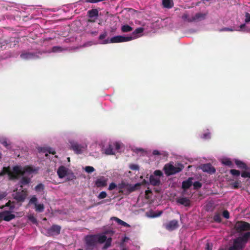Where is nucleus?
I'll use <instances>...</instances> for the list:
<instances>
[{"instance_id":"obj_1","label":"nucleus","mask_w":250,"mask_h":250,"mask_svg":"<svg viewBox=\"0 0 250 250\" xmlns=\"http://www.w3.org/2000/svg\"><path fill=\"white\" fill-rule=\"evenodd\" d=\"M107 237L104 234H97L87 235L85 238V244L88 247H94L97 243L103 244L104 243Z\"/></svg>"},{"instance_id":"obj_2","label":"nucleus","mask_w":250,"mask_h":250,"mask_svg":"<svg viewBox=\"0 0 250 250\" xmlns=\"http://www.w3.org/2000/svg\"><path fill=\"white\" fill-rule=\"evenodd\" d=\"M140 186L141 184L139 183L132 185L122 181L117 185V188L119 189V193L128 195L130 193L136 190Z\"/></svg>"},{"instance_id":"obj_3","label":"nucleus","mask_w":250,"mask_h":250,"mask_svg":"<svg viewBox=\"0 0 250 250\" xmlns=\"http://www.w3.org/2000/svg\"><path fill=\"white\" fill-rule=\"evenodd\" d=\"M250 239V232H247L235 238V250H242Z\"/></svg>"},{"instance_id":"obj_4","label":"nucleus","mask_w":250,"mask_h":250,"mask_svg":"<svg viewBox=\"0 0 250 250\" xmlns=\"http://www.w3.org/2000/svg\"><path fill=\"white\" fill-rule=\"evenodd\" d=\"M183 168L184 166L182 165H181L179 167H175L172 164L169 163L165 165L163 169L167 176H170L180 172Z\"/></svg>"},{"instance_id":"obj_5","label":"nucleus","mask_w":250,"mask_h":250,"mask_svg":"<svg viewBox=\"0 0 250 250\" xmlns=\"http://www.w3.org/2000/svg\"><path fill=\"white\" fill-rule=\"evenodd\" d=\"M153 174V175H151L149 177V183L153 186H159L161 184L160 179L155 176H162L163 173L160 170H156Z\"/></svg>"},{"instance_id":"obj_6","label":"nucleus","mask_w":250,"mask_h":250,"mask_svg":"<svg viewBox=\"0 0 250 250\" xmlns=\"http://www.w3.org/2000/svg\"><path fill=\"white\" fill-rule=\"evenodd\" d=\"M250 230V224L243 221H238L235 223V231L240 232Z\"/></svg>"},{"instance_id":"obj_7","label":"nucleus","mask_w":250,"mask_h":250,"mask_svg":"<svg viewBox=\"0 0 250 250\" xmlns=\"http://www.w3.org/2000/svg\"><path fill=\"white\" fill-rule=\"evenodd\" d=\"M38 199L35 196H33L30 199L29 204L35 205V211L37 212H42L44 209V206L43 204H37Z\"/></svg>"},{"instance_id":"obj_8","label":"nucleus","mask_w":250,"mask_h":250,"mask_svg":"<svg viewBox=\"0 0 250 250\" xmlns=\"http://www.w3.org/2000/svg\"><path fill=\"white\" fill-rule=\"evenodd\" d=\"M133 37L131 36L124 37L122 36H116L111 38L110 39V42L111 43L122 42L131 41Z\"/></svg>"},{"instance_id":"obj_9","label":"nucleus","mask_w":250,"mask_h":250,"mask_svg":"<svg viewBox=\"0 0 250 250\" xmlns=\"http://www.w3.org/2000/svg\"><path fill=\"white\" fill-rule=\"evenodd\" d=\"M70 144L71 149H72L75 153L79 154L83 153L84 148L83 145L74 141L70 142Z\"/></svg>"},{"instance_id":"obj_10","label":"nucleus","mask_w":250,"mask_h":250,"mask_svg":"<svg viewBox=\"0 0 250 250\" xmlns=\"http://www.w3.org/2000/svg\"><path fill=\"white\" fill-rule=\"evenodd\" d=\"M61 227L58 225H53L47 230V233L49 236L58 235L60 233Z\"/></svg>"},{"instance_id":"obj_11","label":"nucleus","mask_w":250,"mask_h":250,"mask_svg":"<svg viewBox=\"0 0 250 250\" xmlns=\"http://www.w3.org/2000/svg\"><path fill=\"white\" fill-rule=\"evenodd\" d=\"M27 195V191L25 189H22L21 191H18L16 193L14 199L18 202H22L25 200Z\"/></svg>"},{"instance_id":"obj_12","label":"nucleus","mask_w":250,"mask_h":250,"mask_svg":"<svg viewBox=\"0 0 250 250\" xmlns=\"http://www.w3.org/2000/svg\"><path fill=\"white\" fill-rule=\"evenodd\" d=\"M201 168L204 172L212 174L215 172V168L210 164H205L201 165Z\"/></svg>"},{"instance_id":"obj_13","label":"nucleus","mask_w":250,"mask_h":250,"mask_svg":"<svg viewBox=\"0 0 250 250\" xmlns=\"http://www.w3.org/2000/svg\"><path fill=\"white\" fill-rule=\"evenodd\" d=\"M178 221L176 220H171L165 225V228L169 231H172L178 228Z\"/></svg>"},{"instance_id":"obj_14","label":"nucleus","mask_w":250,"mask_h":250,"mask_svg":"<svg viewBox=\"0 0 250 250\" xmlns=\"http://www.w3.org/2000/svg\"><path fill=\"white\" fill-rule=\"evenodd\" d=\"M208 15V13H197L193 16V22H198L205 20Z\"/></svg>"},{"instance_id":"obj_15","label":"nucleus","mask_w":250,"mask_h":250,"mask_svg":"<svg viewBox=\"0 0 250 250\" xmlns=\"http://www.w3.org/2000/svg\"><path fill=\"white\" fill-rule=\"evenodd\" d=\"M23 172L21 171L20 167L18 166H15L13 167V171H12V175L14 176V178H10V180L16 179L18 177V175L20 174L23 175Z\"/></svg>"},{"instance_id":"obj_16","label":"nucleus","mask_w":250,"mask_h":250,"mask_svg":"<svg viewBox=\"0 0 250 250\" xmlns=\"http://www.w3.org/2000/svg\"><path fill=\"white\" fill-rule=\"evenodd\" d=\"M192 177H189L188 180L183 181L182 183V188L184 190H187L192 185Z\"/></svg>"},{"instance_id":"obj_17","label":"nucleus","mask_w":250,"mask_h":250,"mask_svg":"<svg viewBox=\"0 0 250 250\" xmlns=\"http://www.w3.org/2000/svg\"><path fill=\"white\" fill-rule=\"evenodd\" d=\"M107 179L104 177H101L97 179L95 185L98 188L104 187L107 185Z\"/></svg>"},{"instance_id":"obj_18","label":"nucleus","mask_w":250,"mask_h":250,"mask_svg":"<svg viewBox=\"0 0 250 250\" xmlns=\"http://www.w3.org/2000/svg\"><path fill=\"white\" fill-rule=\"evenodd\" d=\"M20 57L24 60L34 59L38 58V56L36 54L30 52L22 53L21 54Z\"/></svg>"},{"instance_id":"obj_19","label":"nucleus","mask_w":250,"mask_h":250,"mask_svg":"<svg viewBox=\"0 0 250 250\" xmlns=\"http://www.w3.org/2000/svg\"><path fill=\"white\" fill-rule=\"evenodd\" d=\"M5 174H7L9 176V179L10 178H14V177L12 175V171L11 170L10 167H3L1 171L0 172V176H3Z\"/></svg>"},{"instance_id":"obj_20","label":"nucleus","mask_w":250,"mask_h":250,"mask_svg":"<svg viewBox=\"0 0 250 250\" xmlns=\"http://www.w3.org/2000/svg\"><path fill=\"white\" fill-rule=\"evenodd\" d=\"M15 218L14 214L11 213L10 211H4L2 219L6 221H10Z\"/></svg>"},{"instance_id":"obj_21","label":"nucleus","mask_w":250,"mask_h":250,"mask_svg":"<svg viewBox=\"0 0 250 250\" xmlns=\"http://www.w3.org/2000/svg\"><path fill=\"white\" fill-rule=\"evenodd\" d=\"M177 202L185 207H188L190 205V200L187 197L179 198L177 199Z\"/></svg>"},{"instance_id":"obj_22","label":"nucleus","mask_w":250,"mask_h":250,"mask_svg":"<svg viewBox=\"0 0 250 250\" xmlns=\"http://www.w3.org/2000/svg\"><path fill=\"white\" fill-rule=\"evenodd\" d=\"M67 169L64 166H61L59 167L57 170V174L60 178L64 177L67 174Z\"/></svg>"},{"instance_id":"obj_23","label":"nucleus","mask_w":250,"mask_h":250,"mask_svg":"<svg viewBox=\"0 0 250 250\" xmlns=\"http://www.w3.org/2000/svg\"><path fill=\"white\" fill-rule=\"evenodd\" d=\"M235 165L237 166L238 167L243 170L248 169V167L244 162L235 159Z\"/></svg>"},{"instance_id":"obj_24","label":"nucleus","mask_w":250,"mask_h":250,"mask_svg":"<svg viewBox=\"0 0 250 250\" xmlns=\"http://www.w3.org/2000/svg\"><path fill=\"white\" fill-rule=\"evenodd\" d=\"M99 11L97 9H92L88 11L87 14L89 18H97L98 16Z\"/></svg>"},{"instance_id":"obj_25","label":"nucleus","mask_w":250,"mask_h":250,"mask_svg":"<svg viewBox=\"0 0 250 250\" xmlns=\"http://www.w3.org/2000/svg\"><path fill=\"white\" fill-rule=\"evenodd\" d=\"M162 4L165 8H171L173 6L172 0H162Z\"/></svg>"},{"instance_id":"obj_26","label":"nucleus","mask_w":250,"mask_h":250,"mask_svg":"<svg viewBox=\"0 0 250 250\" xmlns=\"http://www.w3.org/2000/svg\"><path fill=\"white\" fill-rule=\"evenodd\" d=\"M105 153L106 155H115L114 148L112 144H109L108 146L105 149Z\"/></svg>"},{"instance_id":"obj_27","label":"nucleus","mask_w":250,"mask_h":250,"mask_svg":"<svg viewBox=\"0 0 250 250\" xmlns=\"http://www.w3.org/2000/svg\"><path fill=\"white\" fill-rule=\"evenodd\" d=\"M30 182V179L27 177H22L20 181L21 188H22L24 185H27Z\"/></svg>"},{"instance_id":"obj_28","label":"nucleus","mask_w":250,"mask_h":250,"mask_svg":"<svg viewBox=\"0 0 250 250\" xmlns=\"http://www.w3.org/2000/svg\"><path fill=\"white\" fill-rule=\"evenodd\" d=\"M112 241V239L111 237L107 238L106 241L104 242L105 244L102 248L103 250H107L109 247H110L111 245V242Z\"/></svg>"},{"instance_id":"obj_29","label":"nucleus","mask_w":250,"mask_h":250,"mask_svg":"<svg viewBox=\"0 0 250 250\" xmlns=\"http://www.w3.org/2000/svg\"><path fill=\"white\" fill-rule=\"evenodd\" d=\"M144 31V28L142 27H139L136 28L133 32L132 37H133V39L137 37V34L142 33Z\"/></svg>"},{"instance_id":"obj_30","label":"nucleus","mask_w":250,"mask_h":250,"mask_svg":"<svg viewBox=\"0 0 250 250\" xmlns=\"http://www.w3.org/2000/svg\"><path fill=\"white\" fill-rule=\"evenodd\" d=\"M113 218L119 225H121L125 227H129L130 226L127 223L124 222V221L121 220L120 219L117 217H114Z\"/></svg>"},{"instance_id":"obj_31","label":"nucleus","mask_w":250,"mask_h":250,"mask_svg":"<svg viewBox=\"0 0 250 250\" xmlns=\"http://www.w3.org/2000/svg\"><path fill=\"white\" fill-rule=\"evenodd\" d=\"M182 19H183V21H188V22H193V16L191 18H190L189 17V15L187 13H184L182 16Z\"/></svg>"},{"instance_id":"obj_32","label":"nucleus","mask_w":250,"mask_h":250,"mask_svg":"<svg viewBox=\"0 0 250 250\" xmlns=\"http://www.w3.org/2000/svg\"><path fill=\"white\" fill-rule=\"evenodd\" d=\"M133 28L127 24L124 25L121 27V30L123 32H128L132 31Z\"/></svg>"},{"instance_id":"obj_33","label":"nucleus","mask_w":250,"mask_h":250,"mask_svg":"<svg viewBox=\"0 0 250 250\" xmlns=\"http://www.w3.org/2000/svg\"><path fill=\"white\" fill-rule=\"evenodd\" d=\"M213 219L215 222L219 223L221 222L222 219L221 214L218 212L215 213L213 216Z\"/></svg>"},{"instance_id":"obj_34","label":"nucleus","mask_w":250,"mask_h":250,"mask_svg":"<svg viewBox=\"0 0 250 250\" xmlns=\"http://www.w3.org/2000/svg\"><path fill=\"white\" fill-rule=\"evenodd\" d=\"M0 143H1V144H2L7 149H10L11 148V144H10V143H8L5 139H3L2 140L0 141Z\"/></svg>"},{"instance_id":"obj_35","label":"nucleus","mask_w":250,"mask_h":250,"mask_svg":"<svg viewBox=\"0 0 250 250\" xmlns=\"http://www.w3.org/2000/svg\"><path fill=\"white\" fill-rule=\"evenodd\" d=\"M222 163L224 165L227 166H230L232 165V162L230 160V159L228 158L223 159L222 160Z\"/></svg>"},{"instance_id":"obj_36","label":"nucleus","mask_w":250,"mask_h":250,"mask_svg":"<svg viewBox=\"0 0 250 250\" xmlns=\"http://www.w3.org/2000/svg\"><path fill=\"white\" fill-rule=\"evenodd\" d=\"M193 188L194 189H198L202 187V184L199 181H196L194 183H192Z\"/></svg>"},{"instance_id":"obj_37","label":"nucleus","mask_w":250,"mask_h":250,"mask_svg":"<svg viewBox=\"0 0 250 250\" xmlns=\"http://www.w3.org/2000/svg\"><path fill=\"white\" fill-rule=\"evenodd\" d=\"M5 207H8L10 210H13L15 208L14 203L9 201L7 203H6Z\"/></svg>"},{"instance_id":"obj_38","label":"nucleus","mask_w":250,"mask_h":250,"mask_svg":"<svg viewBox=\"0 0 250 250\" xmlns=\"http://www.w3.org/2000/svg\"><path fill=\"white\" fill-rule=\"evenodd\" d=\"M113 146V148L115 147V150L117 152H120V149L121 148V144L119 143L115 142L112 144Z\"/></svg>"},{"instance_id":"obj_39","label":"nucleus","mask_w":250,"mask_h":250,"mask_svg":"<svg viewBox=\"0 0 250 250\" xmlns=\"http://www.w3.org/2000/svg\"><path fill=\"white\" fill-rule=\"evenodd\" d=\"M62 50L63 49L61 47L58 46H53L52 48V51L53 52H61Z\"/></svg>"},{"instance_id":"obj_40","label":"nucleus","mask_w":250,"mask_h":250,"mask_svg":"<svg viewBox=\"0 0 250 250\" xmlns=\"http://www.w3.org/2000/svg\"><path fill=\"white\" fill-rule=\"evenodd\" d=\"M107 196L106 192L105 191H102L100 192V193L99 194L98 198L99 199H102L105 198Z\"/></svg>"},{"instance_id":"obj_41","label":"nucleus","mask_w":250,"mask_h":250,"mask_svg":"<svg viewBox=\"0 0 250 250\" xmlns=\"http://www.w3.org/2000/svg\"><path fill=\"white\" fill-rule=\"evenodd\" d=\"M85 170L86 172L88 173H91L95 170V169L93 167L91 166H86L85 167Z\"/></svg>"},{"instance_id":"obj_42","label":"nucleus","mask_w":250,"mask_h":250,"mask_svg":"<svg viewBox=\"0 0 250 250\" xmlns=\"http://www.w3.org/2000/svg\"><path fill=\"white\" fill-rule=\"evenodd\" d=\"M44 188V186L42 184H39L35 187V189L36 191H40L43 190Z\"/></svg>"},{"instance_id":"obj_43","label":"nucleus","mask_w":250,"mask_h":250,"mask_svg":"<svg viewBox=\"0 0 250 250\" xmlns=\"http://www.w3.org/2000/svg\"><path fill=\"white\" fill-rule=\"evenodd\" d=\"M116 188H117V185L115 183L112 182L110 184L108 187V190H112Z\"/></svg>"},{"instance_id":"obj_44","label":"nucleus","mask_w":250,"mask_h":250,"mask_svg":"<svg viewBox=\"0 0 250 250\" xmlns=\"http://www.w3.org/2000/svg\"><path fill=\"white\" fill-rule=\"evenodd\" d=\"M223 216L226 219H229V212L227 210H225L223 212L222 214Z\"/></svg>"},{"instance_id":"obj_45","label":"nucleus","mask_w":250,"mask_h":250,"mask_svg":"<svg viewBox=\"0 0 250 250\" xmlns=\"http://www.w3.org/2000/svg\"><path fill=\"white\" fill-rule=\"evenodd\" d=\"M34 170L31 167H26L24 168V171L27 172L29 173H31L32 172H34Z\"/></svg>"},{"instance_id":"obj_46","label":"nucleus","mask_w":250,"mask_h":250,"mask_svg":"<svg viewBox=\"0 0 250 250\" xmlns=\"http://www.w3.org/2000/svg\"><path fill=\"white\" fill-rule=\"evenodd\" d=\"M241 176L243 178L250 177V172L247 171H243L241 173Z\"/></svg>"},{"instance_id":"obj_47","label":"nucleus","mask_w":250,"mask_h":250,"mask_svg":"<svg viewBox=\"0 0 250 250\" xmlns=\"http://www.w3.org/2000/svg\"><path fill=\"white\" fill-rule=\"evenodd\" d=\"M130 168L133 170H138L139 169V167L138 165L135 164H132L129 167Z\"/></svg>"},{"instance_id":"obj_48","label":"nucleus","mask_w":250,"mask_h":250,"mask_svg":"<svg viewBox=\"0 0 250 250\" xmlns=\"http://www.w3.org/2000/svg\"><path fill=\"white\" fill-rule=\"evenodd\" d=\"M245 21L247 23L250 22V14L249 13H246Z\"/></svg>"},{"instance_id":"obj_49","label":"nucleus","mask_w":250,"mask_h":250,"mask_svg":"<svg viewBox=\"0 0 250 250\" xmlns=\"http://www.w3.org/2000/svg\"><path fill=\"white\" fill-rule=\"evenodd\" d=\"M210 133H206L203 134L202 136V138L203 139H208L210 138Z\"/></svg>"},{"instance_id":"obj_50","label":"nucleus","mask_w":250,"mask_h":250,"mask_svg":"<svg viewBox=\"0 0 250 250\" xmlns=\"http://www.w3.org/2000/svg\"><path fill=\"white\" fill-rule=\"evenodd\" d=\"M107 36V33L106 32H104V33H103V34H101L99 37V40H103Z\"/></svg>"},{"instance_id":"obj_51","label":"nucleus","mask_w":250,"mask_h":250,"mask_svg":"<svg viewBox=\"0 0 250 250\" xmlns=\"http://www.w3.org/2000/svg\"><path fill=\"white\" fill-rule=\"evenodd\" d=\"M29 219L32 222L34 223H35L37 222V219L35 217H34L33 216H30L29 217Z\"/></svg>"},{"instance_id":"obj_52","label":"nucleus","mask_w":250,"mask_h":250,"mask_svg":"<svg viewBox=\"0 0 250 250\" xmlns=\"http://www.w3.org/2000/svg\"><path fill=\"white\" fill-rule=\"evenodd\" d=\"M47 151L49 152V153L52 154H55L56 153L55 151L51 148H49Z\"/></svg>"},{"instance_id":"obj_53","label":"nucleus","mask_w":250,"mask_h":250,"mask_svg":"<svg viewBox=\"0 0 250 250\" xmlns=\"http://www.w3.org/2000/svg\"><path fill=\"white\" fill-rule=\"evenodd\" d=\"M246 27V24H241L240 26H239V30H241V31H243L244 28H245Z\"/></svg>"},{"instance_id":"obj_54","label":"nucleus","mask_w":250,"mask_h":250,"mask_svg":"<svg viewBox=\"0 0 250 250\" xmlns=\"http://www.w3.org/2000/svg\"><path fill=\"white\" fill-rule=\"evenodd\" d=\"M153 154L154 155H160V153L158 150H154L153 151Z\"/></svg>"},{"instance_id":"obj_55","label":"nucleus","mask_w":250,"mask_h":250,"mask_svg":"<svg viewBox=\"0 0 250 250\" xmlns=\"http://www.w3.org/2000/svg\"><path fill=\"white\" fill-rule=\"evenodd\" d=\"M6 195L5 193H0V200H1L3 198H4Z\"/></svg>"},{"instance_id":"obj_56","label":"nucleus","mask_w":250,"mask_h":250,"mask_svg":"<svg viewBox=\"0 0 250 250\" xmlns=\"http://www.w3.org/2000/svg\"><path fill=\"white\" fill-rule=\"evenodd\" d=\"M143 151H144V150H143V149H142V148H136V149H135V152H137V153H138V152H143Z\"/></svg>"},{"instance_id":"obj_57","label":"nucleus","mask_w":250,"mask_h":250,"mask_svg":"<svg viewBox=\"0 0 250 250\" xmlns=\"http://www.w3.org/2000/svg\"><path fill=\"white\" fill-rule=\"evenodd\" d=\"M233 30L230 28H224L221 30V31H232Z\"/></svg>"},{"instance_id":"obj_58","label":"nucleus","mask_w":250,"mask_h":250,"mask_svg":"<svg viewBox=\"0 0 250 250\" xmlns=\"http://www.w3.org/2000/svg\"><path fill=\"white\" fill-rule=\"evenodd\" d=\"M152 191L150 189H147L145 191V194L146 195H147L149 193H151Z\"/></svg>"},{"instance_id":"obj_59","label":"nucleus","mask_w":250,"mask_h":250,"mask_svg":"<svg viewBox=\"0 0 250 250\" xmlns=\"http://www.w3.org/2000/svg\"><path fill=\"white\" fill-rule=\"evenodd\" d=\"M111 43L110 42V40H108V39H106V40H105L103 41V44H107V43Z\"/></svg>"},{"instance_id":"obj_60","label":"nucleus","mask_w":250,"mask_h":250,"mask_svg":"<svg viewBox=\"0 0 250 250\" xmlns=\"http://www.w3.org/2000/svg\"><path fill=\"white\" fill-rule=\"evenodd\" d=\"M229 250H234V240L233 241V244L229 247Z\"/></svg>"},{"instance_id":"obj_61","label":"nucleus","mask_w":250,"mask_h":250,"mask_svg":"<svg viewBox=\"0 0 250 250\" xmlns=\"http://www.w3.org/2000/svg\"><path fill=\"white\" fill-rule=\"evenodd\" d=\"M240 175V171L235 169V177L239 176Z\"/></svg>"},{"instance_id":"obj_62","label":"nucleus","mask_w":250,"mask_h":250,"mask_svg":"<svg viewBox=\"0 0 250 250\" xmlns=\"http://www.w3.org/2000/svg\"><path fill=\"white\" fill-rule=\"evenodd\" d=\"M90 34L92 35V36H96L98 34V32L97 31H91L90 32Z\"/></svg>"},{"instance_id":"obj_63","label":"nucleus","mask_w":250,"mask_h":250,"mask_svg":"<svg viewBox=\"0 0 250 250\" xmlns=\"http://www.w3.org/2000/svg\"><path fill=\"white\" fill-rule=\"evenodd\" d=\"M140 184H141V185L142 184L144 185V184H148V182L146 180H144L142 181V183H140Z\"/></svg>"},{"instance_id":"obj_64","label":"nucleus","mask_w":250,"mask_h":250,"mask_svg":"<svg viewBox=\"0 0 250 250\" xmlns=\"http://www.w3.org/2000/svg\"><path fill=\"white\" fill-rule=\"evenodd\" d=\"M230 172L232 175L234 176V169H231Z\"/></svg>"}]
</instances>
